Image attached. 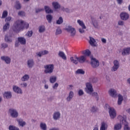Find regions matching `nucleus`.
I'll return each instance as SVG.
<instances>
[{"label": "nucleus", "instance_id": "obj_27", "mask_svg": "<svg viewBox=\"0 0 130 130\" xmlns=\"http://www.w3.org/2000/svg\"><path fill=\"white\" fill-rule=\"evenodd\" d=\"M58 56L60 57H61L62 59H64V60H67V56H66V54L64 53L62 51H59V53L58 54Z\"/></svg>", "mask_w": 130, "mask_h": 130}, {"label": "nucleus", "instance_id": "obj_11", "mask_svg": "<svg viewBox=\"0 0 130 130\" xmlns=\"http://www.w3.org/2000/svg\"><path fill=\"white\" fill-rule=\"evenodd\" d=\"M86 87L87 88V90H86V92L88 93V94H91L92 92H93V87H92V84L91 83L88 82L86 83Z\"/></svg>", "mask_w": 130, "mask_h": 130}, {"label": "nucleus", "instance_id": "obj_49", "mask_svg": "<svg viewBox=\"0 0 130 130\" xmlns=\"http://www.w3.org/2000/svg\"><path fill=\"white\" fill-rule=\"evenodd\" d=\"M8 46L9 45L7 43H4L1 44V48H3V49H6Z\"/></svg>", "mask_w": 130, "mask_h": 130}, {"label": "nucleus", "instance_id": "obj_55", "mask_svg": "<svg viewBox=\"0 0 130 130\" xmlns=\"http://www.w3.org/2000/svg\"><path fill=\"white\" fill-rule=\"evenodd\" d=\"M118 25L119 26H123L124 25V22L122 20H120L118 22Z\"/></svg>", "mask_w": 130, "mask_h": 130}, {"label": "nucleus", "instance_id": "obj_13", "mask_svg": "<svg viewBox=\"0 0 130 130\" xmlns=\"http://www.w3.org/2000/svg\"><path fill=\"white\" fill-rule=\"evenodd\" d=\"M27 68H28V69H32V68L34 67V64H35V63L34 62V60H33V59H30L27 60Z\"/></svg>", "mask_w": 130, "mask_h": 130}, {"label": "nucleus", "instance_id": "obj_12", "mask_svg": "<svg viewBox=\"0 0 130 130\" xmlns=\"http://www.w3.org/2000/svg\"><path fill=\"white\" fill-rule=\"evenodd\" d=\"M52 6L55 11H56V10H59V9H60V8H61L60 4L58 2H52Z\"/></svg>", "mask_w": 130, "mask_h": 130}, {"label": "nucleus", "instance_id": "obj_56", "mask_svg": "<svg viewBox=\"0 0 130 130\" xmlns=\"http://www.w3.org/2000/svg\"><path fill=\"white\" fill-rule=\"evenodd\" d=\"M27 35L28 36H29V37H31V36L33 35V31L32 30H31L30 31H28Z\"/></svg>", "mask_w": 130, "mask_h": 130}, {"label": "nucleus", "instance_id": "obj_33", "mask_svg": "<svg viewBox=\"0 0 130 130\" xmlns=\"http://www.w3.org/2000/svg\"><path fill=\"white\" fill-rule=\"evenodd\" d=\"M122 101H123V96L120 94L118 95V105H121V103H122Z\"/></svg>", "mask_w": 130, "mask_h": 130}, {"label": "nucleus", "instance_id": "obj_50", "mask_svg": "<svg viewBox=\"0 0 130 130\" xmlns=\"http://www.w3.org/2000/svg\"><path fill=\"white\" fill-rule=\"evenodd\" d=\"M106 126V123L104 122H102L101 128H100V130H105Z\"/></svg>", "mask_w": 130, "mask_h": 130}, {"label": "nucleus", "instance_id": "obj_45", "mask_svg": "<svg viewBox=\"0 0 130 130\" xmlns=\"http://www.w3.org/2000/svg\"><path fill=\"white\" fill-rule=\"evenodd\" d=\"M7 17H8V11L5 10L3 12L2 17L1 18L2 19H5V18H7Z\"/></svg>", "mask_w": 130, "mask_h": 130}, {"label": "nucleus", "instance_id": "obj_36", "mask_svg": "<svg viewBox=\"0 0 130 130\" xmlns=\"http://www.w3.org/2000/svg\"><path fill=\"white\" fill-rule=\"evenodd\" d=\"M40 127L42 130H47V126H46V124L45 123L41 122L40 123Z\"/></svg>", "mask_w": 130, "mask_h": 130}, {"label": "nucleus", "instance_id": "obj_3", "mask_svg": "<svg viewBox=\"0 0 130 130\" xmlns=\"http://www.w3.org/2000/svg\"><path fill=\"white\" fill-rule=\"evenodd\" d=\"M45 69V74H49V75L53 73V70H54V65L53 64H49L44 66Z\"/></svg>", "mask_w": 130, "mask_h": 130}, {"label": "nucleus", "instance_id": "obj_40", "mask_svg": "<svg viewBox=\"0 0 130 130\" xmlns=\"http://www.w3.org/2000/svg\"><path fill=\"white\" fill-rule=\"evenodd\" d=\"M29 80V75L25 74L21 78V81L22 82H26V81H28Z\"/></svg>", "mask_w": 130, "mask_h": 130}, {"label": "nucleus", "instance_id": "obj_35", "mask_svg": "<svg viewBox=\"0 0 130 130\" xmlns=\"http://www.w3.org/2000/svg\"><path fill=\"white\" fill-rule=\"evenodd\" d=\"M82 54H84V56H90L91 55V51L89 50V49H87L85 51H83L82 52Z\"/></svg>", "mask_w": 130, "mask_h": 130}, {"label": "nucleus", "instance_id": "obj_1", "mask_svg": "<svg viewBox=\"0 0 130 130\" xmlns=\"http://www.w3.org/2000/svg\"><path fill=\"white\" fill-rule=\"evenodd\" d=\"M23 24H24V21L18 20L13 24L12 26V30L15 33H19L21 30L24 29L23 27Z\"/></svg>", "mask_w": 130, "mask_h": 130}, {"label": "nucleus", "instance_id": "obj_57", "mask_svg": "<svg viewBox=\"0 0 130 130\" xmlns=\"http://www.w3.org/2000/svg\"><path fill=\"white\" fill-rule=\"evenodd\" d=\"M118 5H122L123 3V0H116Z\"/></svg>", "mask_w": 130, "mask_h": 130}, {"label": "nucleus", "instance_id": "obj_30", "mask_svg": "<svg viewBox=\"0 0 130 130\" xmlns=\"http://www.w3.org/2000/svg\"><path fill=\"white\" fill-rule=\"evenodd\" d=\"M90 110L92 113H96V112H98L99 109L98 107L93 106L90 108Z\"/></svg>", "mask_w": 130, "mask_h": 130}, {"label": "nucleus", "instance_id": "obj_63", "mask_svg": "<svg viewBox=\"0 0 130 130\" xmlns=\"http://www.w3.org/2000/svg\"><path fill=\"white\" fill-rule=\"evenodd\" d=\"M102 42H103V43H106V39H105V38H102Z\"/></svg>", "mask_w": 130, "mask_h": 130}, {"label": "nucleus", "instance_id": "obj_19", "mask_svg": "<svg viewBox=\"0 0 130 130\" xmlns=\"http://www.w3.org/2000/svg\"><path fill=\"white\" fill-rule=\"evenodd\" d=\"M86 56H80L79 58H77V61L80 63H84L85 61H86Z\"/></svg>", "mask_w": 130, "mask_h": 130}, {"label": "nucleus", "instance_id": "obj_26", "mask_svg": "<svg viewBox=\"0 0 130 130\" xmlns=\"http://www.w3.org/2000/svg\"><path fill=\"white\" fill-rule=\"evenodd\" d=\"M48 53H49V52L46 50H45L39 52V53L37 54V55H38L40 57H41L42 55H45L46 54H48Z\"/></svg>", "mask_w": 130, "mask_h": 130}, {"label": "nucleus", "instance_id": "obj_62", "mask_svg": "<svg viewBox=\"0 0 130 130\" xmlns=\"http://www.w3.org/2000/svg\"><path fill=\"white\" fill-rule=\"evenodd\" d=\"M58 87V83H56L53 86V89H56Z\"/></svg>", "mask_w": 130, "mask_h": 130}, {"label": "nucleus", "instance_id": "obj_22", "mask_svg": "<svg viewBox=\"0 0 130 130\" xmlns=\"http://www.w3.org/2000/svg\"><path fill=\"white\" fill-rule=\"evenodd\" d=\"M18 41H19L21 45H25V44H26V39L24 37L18 38Z\"/></svg>", "mask_w": 130, "mask_h": 130}, {"label": "nucleus", "instance_id": "obj_25", "mask_svg": "<svg viewBox=\"0 0 130 130\" xmlns=\"http://www.w3.org/2000/svg\"><path fill=\"white\" fill-rule=\"evenodd\" d=\"M73 97H74V92H73V91H71L69 92V96L66 99L67 102H70V101L73 99Z\"/></svg>", "mask_w": 130, "mask_h": 130}, {"label": "nucleus", "instance_id": "obj_6", "mask_svg": "<svg viewBox=\"0 0 130 130\" xmlns=\"http://www.w3.org/2000/svg\"><path fill=\"white\" fill-rule=\"evenodd\" d=\"M90 64L93 69H96L99 67V60H97L96 58L92 57L91 58Z\"/></svg>", "mask_w": 130, "mask_h": 130}, {"label": "nucleus", "instance_id": "obj_64", "mask_svg": "<svg viewBox=\"0 0 130 130\" xmlns=\"http://www.w3.org/2000/svg\"><path fill=\"white\" fill-rule=\"evenodd\" d=\"M64 12H66V13H70V9H69V8H66Z\"/></svg>", "mask_w": 130, "mask_h": 130}, {"label": "nucleus", "instance_id": "obj_60", "mask_svg": "<svg viewBox=\"0 0 130 130\" xmlns=\"http://www.w3.org/2000/svg\"><path fill=\"white\" fill-rule=\"evenodd\" d=\"M79 32H80L81 34H83V33H85V30L83 28H79Z\"/></svg>", "mask_w": 130, "mask_h": 130}, {"label": "nucleus", "instance_id": "obj_8", "mask_svg": "<svg viewBox=\"0 0 130 130\" xmlns=\"http://www.w3.org/2000/svg\"><path fill=\"white\" fill-rule=\"evenodd\" d=\"M120 17L122 21H127L129 19V14L126 12H121L120 14Z\"/></svg>", "mask_w": 130, "mask_h": 130}, {"label": "nucleus", "instance_id": "obj_18", "mask_svg": "<svg viewBox=\"0 0 130 130\" xmlns=\"http://www.w3.org/2000/svg\"><path fill=\"white\" fill-rule=\"evenodd\" d=\"M109 93L110 96H111V97H113L114 98H115V97L117 96V92H116V90L114 89H111L109 91Z\"/></svg>", "mask_w": 130, "mask_h": 130}, {"label": "nucleus", "instance_id": "obj_20", "mask_svg": "<svg viewBox=\"0 0 130 130\" xmlns=\"http://www.w3.org/2000/svg\"><path fill=\"white\" fill-rule=\"evenodd\" d=\"M44 10L46 14H53V10L50 9V7H49V6H45Z\"/></svg>", "mask_w": 130, "mask_h": 130}, {"label": "nucleus", "instance_id": "obj_51", "mask_svg": "<svg viewBox=\"0 0 130 130\" xmlns=\"http://www.w3.org/2000/svg\"><path fill=\"white\" fill-rule=\"evenodd\" d=\"M36 14H38L39 13H40L41 12H43L44 11V9H41V8H36Z\"/></svg>", "mask_w": 130, "mask_h": 130}, {"label": "nucleus", "instance_id": "obj_28", "mask_svg": "<svg viewBox=\"0 0 130 130\" xmlns=\"http://www.w3.org/2000/svg\"><path fill=\"white\" fill-rule=\"evenodd\" d=\"M14 7L16 10H21L22 9V5H21L19 1H16Z\"/></svg>", "mask_w": 130, "mask_h": 130}, {"label": "nucleus", "instance_id": "obj_46", "mask_svg": "<svg viewBox=\"0 0 130 130\" xmlns=\"http://www.w3.org/2000/svg\"><path fill=\"white\" fill-rule=\"evenodd\" d=\"M63 22V19L61 17H60L58 20L56 21V24H58V25H60V24H62Z\"/></svg>", "mask_w": 130, "mask_h": 130}, {"label": "nucleus", "instance_id": "obj_37", "mask_svg": "<svg viewBox=\"0 0 130 130\" xmlns=\"http://www.w3.org/2000/svg\"><path fill=\"white\" fill-rule=\"evenodd\" d=\"M39 32L40 33H43L45 32V26L44 25H41L39 27Z\"/></svg>", "mask_w": 130, "mask_h": 130}, {"label": "nucleus", "instance_id": "obj_47", "mask_svg": "<svg viewBox=\"0 0 130 130\" xmlns=\"http://www.w3.org/2000/svg\"><path fill=\"white\" fill-rule=\"evenodd\" d=\"M62 31L61 30V29H60V27H58L56 29V32H55V35H58L59 34H61Z\"/></svg>", "mask_w": 130, "mask_h": 130}, {"label": "nucleus", "instance_id": "obj_29", "mask_svg": "<svg viewBox=\"0 0 130 130\" xmlns=\"http://www.w3.org/2000/svg\"><path fill=\"white\" fill-rule=\"evenodd\" d=\"M56 80H57V77H56V76H50L49 79V82L50 83H51V84H54V83H55V82H56Z\"/></svg>", "mask_w": 130, "mask_h": 130}, {"label": "nucleus", "instance_id": "obj_7", "mask_svg": "<svg viewBox=\"0 0 130 130\" xmlns=\"http://www.w3.org/2000/svg\"><path fill=\"white\" fill-rule=\"evenodd\" d=\"M108 109L111 119H114V118L116 117V111H115V109L113 108H110V107L108 108Z\"/></svg>", "mask_w": 130, "mask_h": 130}, {"label": "nucleus", "instance_id": "obj_23", "mask_svg": "<svg viewBox=\"0 0 130 130\" xmlns=\"http://www.w3.org/2000/svg\"><path fill=\"white\" fill-rule=\"evenodd\" d=\"M91 22L92 23V25L94 26V28H98V22L93 17H91Z\"/></svg>", "mask_w": 130, "mask_h": 130}, {"label": "nucleus", "instance_id": "obj_2", "mask_svg": "<svg viewBox=\"0 0 130 130\" xmlns=\"http://www.w3.org/2000/svg\"><path fill=\"white\" fill-rule=\"evenodd\" d=\"M118 119L120 121V123H118L114 125V130H120L121 129V124H123L124 125V121H123V120H126L124 119V118H123L122 116L119 115L118 116Z\"/></svg>", "mask_w": 130, "mask_h": 130}, {"label": "nucleus", "instance_id": "obj_16", "mask_svg": "<svg viewBox=\"0 0 130 130\" xmlns=\"http://www.w3.org/2000/svg\"><path fill=\"white\" fill-rule=\"evenodd\" d=\"M13 90L15 93H17V94H23V91H22V89L18 86H13Z\"/></svg>", "mask_w": 130, "mask_h": 130}, {"label": "nucleus", "instance_id": "obj_5", "mask_svg": "<svg viewBox=\"0 0 130 130\" xmlns=\"http://www.w3.org/2000/svg\"><path fill=\"white\" fill-rule=\"evenodd\" d=\"M9 113L12 118H17V117L19 116V113H18V111L14 108L9 109Z\"/></svg>", "mask_w": 130, "mask_h": 130}, {"label": "nucleus", "instance_id": "obj_58", "mask_svg": "<svg viewBox=\"0 0 130 130\" xmlns=\"http://www.w3.org/2000/svg\"><path fill=\"white\" fill-rule=\"evenodd\" d=\"M19 45H20V42L19 41H16L15 44V47H18Z\"/></svg>", "mask_w": 130, "mask_h": 130}, {"label": "nucleus", "instance_id": "obj_21", "mask_svg": "<svg viewBox=\"0 0 130 130\" xmlns=\"http://www.w3.org/2000/svg\"><path fill=\"white\" fill-rule=\"evenodd\" d=\"M17 121L18 123L19 126L23 127L24 125H26V122L24 121L22 119H17Z\"/></svg>", "mask_w": 130, "mask_h": 130}, {"label": "nucleus", "instance_id": "obj_34", "mask_svg": "<svg viewBox=\"0 0 130 130\" xmlns=\"http://www.w3.org/2000/svg\"><path fill=\"white\" fill-rule=\"evenodd\" d=\"M46 19L47 20L48 23H51L52 22V19H53V17L52 15L50 14H48L46 16Z\"/></svg>", "mask_w": 130, "mask_h": 130}, {"label": "nucleus", "instance_id": "obj_44", "mask_svg": "<svg viewBox=\"0 0 130 130\" xmlns=\"http://www.w3.org/2000/svg\"><path fill=\"white\" fill-rule=\"evenodd\" d=\"M70 60L71 62H72L73 63H74V64H77L78 63V60L74 59V57H71Z\"/></svg>", "mask_w": 130, "mask_h": 130}, {"label": "nucleus", "instance_id": "obj_31", "mask_svg": "<svg viewBox=\"0 0 130 130\" xmlns=\"http://www.w3.org/2000/svg\"><path fill=\"white\" fill-rule=\"evenodd\" d=\"M129 53H130V47L124 49L123 52H122V54L123 55H126L127 54H129Z\"/></svg>", "mask_w": 130, "mask_h": 130}, {"label": "nucleus", "instance_id": "obj_24", "mask_svg": "<svg viewBox=\"0 0 130 130\" xmlns=\"http://www.w3.org/2000/svg\"><path fill=\"white\" fill-rule=\"evenodd\" d=\"M96 40L92 37H90V40L89 41V43L90 44L91 46H93L94 47H96Z\"/></svg>", "mask_w": 130, "mask_h": 130}, {"label": "nucleus", "instance_id": "obj_59", "mask_svg": "<svg viewBox=\"0 0 130 130\" xmlns=\"http://www.w3.org/2000/svg\"><path fill=\"white\" fill-rule=\"evenodd\" d=\"M20 85L23 88H26L27 87V83H21Z\"/></svg>", "mask_w": 130, "mask_h": 130}, {"label": "nucleus", "instance_id": "obj_48", "mask_svg": "<svg viewBox=\"0 0 130 130\" xmlns=\"http://www.w3.org/2000/svg\"><path fill=\"white\" fill-rule=\"evenodd\" d=\"M18 16H20V17H25L26 13L24 11H19L18 13Z\"/></svg>", "mask_w": 130, "mask_h": 130}, {"label": "nucleus", "instance_id": "obj_10", "mask_svg": "<svg viewBox=\"0 0 130 130\" xmlns=\"http://www.w3.org/2000/svg\"><path fill=\"white\" fill-rule=\"evenodd\" d=\"M1 60L5 61L7 64H10L11 63V58L8 56H2L1 57Z\"/></svg>", "mask_w": 130, "mask_h": 130}, {"label": "nucleus", "instance_id": "obj_52", "mask_svg": "<svg viewBox=\"0 0 130 130\" xmlns=\"http://www.w3.org/2000/svg\"><path fill=\"white\" fill-rule=\"evenodd\" d=\"M23 27H24V29H25V28L26 29H27V28H29V23H26V22L24 23V21H23Z\"/></svg>", "mask_w": 130, "mask_h": 130}, {"label": "nucleus", "instance_id": "obj_4", "mask_svg": "<svg viewBox=\"0 0 130 130\" xmlns=\"http://www.w3.org/2000/svg\"><path fill=\"white\" fill-rule=\"evenodd\" d=\"M66 31L68 32V33H70V36L72 38H74L75 36H76V29L72 26L69 25L66 28Z\"/></svg>", "mask_w": 130, "mask_h": 130}, {"label": "nucleus", "instance_id": "obj_61", "mask_svg": "<svg viewBox=\"0 0 130 130\" xmlns=\"http://www.w3.org/2000/svg\"><path fill=\"white\" fill-rule=\"evenodd\" d=\"M98 81L96 78H93L92 79V83H96V82Z\"/></svg>", "mask_w": 130, "mask_h": 130}, {"label": "nucleus", "instance_id": "obj_14", "mask_svg": "<svg viewBox=\"0 0 130 130\" xmlns=\"http://www.w3.org/2000/svg\"><path fill=\"white\" fill-rule=\"evenodd\" d=\"M60 119V112H55L53 114V119L54 120H59Z\"/></svg>", "mask_w": 130, "mask_h": 130}, {"label": "nucleus", "instance_id": "obj_54", "mask_svg": "<svg viewBox=\"0 0 130 130\" xmlns=\"http://www.w3.org/2000/svg\"><path fill=\"white\" fill-rule=\"evenodd\" d=\"M78 95L79 96H83L84 95V91L82 89H80L78 91Z\"/></svg>", "mask_w": 130, "mask_h": 130}, {"label": "nucleus", "instance_id": "obj_17", "mask_svg": "<svg viewBox=\"0 0 130 130\" xmlns=\"http://www.w3.org/2000/svg\"><path fill=\"white\" fill-rule=\"evenodd\" d=\"M12 35H6L5 38V42H7L8 43H12L13 42V39H12Z\"/></svg>", "mask_w": 130, "mask_h": 130}, {"label": "nucleus", "instance_id": "obj_43", "mask_svg": "<svg viewBox=\"0 0 130 130\" xmlns=\"http://www.w3.org/2000/svg\"><path fill=\"white\" fill-rule=\"evenodd\" d=\"M92 96L95 98L97 102L99 101V95H98V93L94 92L92 93Z\"/></svg>", "mask_w": 130, "mask_h": 130}, {"label": "nucleus", "instance_id": "obj_41", "mask_svg": "<svg viewBox=\"0 0 130 130\" xmlns=\"http://www.w3.org/2000/svg\"><path fill=\"white\" fill-rule=\"evenodd\" d=\"M77 22L78 24H79L80 26H82V29H86V26L85 25V24H84V22L83 21H81L80 20H78L77 21Z\"/></svg>", "mask_w": 130, "mask_h": 130}, {"label": "nucleus", "instance_id": "obj_9", "mask_svg": "<svg viewBox=\"0 0 130 130\" xmlns=\"http://www.w3.org/2000/svg\"><path fill=\"white\" fill-rule=\"evenodd\" d=\"M114 66L112 68V72H116L119 68V62L117 60H115L113 61Z\"/></svg>", "mask_w": 130, "mask_h": 130}, {"label": "nucleus", "instance_id": "obj_39", "mask_svg": "<svg viewBox=\"0 0 130 130\" xmlns=\"http://www.w3.org/2000/svg\"><path fill=\"white\" fill-rule=\"evenodd\" d=\"M76 74L77 75H85V72L84 70H83V69H78L76 71Z\"/></svg>", "mask_w": 130, "mask_h": 130}, {"label": "nucleus", "instance_id": "obj_42", "mask_svg": "<svg viewBox=\"0 0 130 130\" xmlns=\"http://www.w3.org/2000/svg\"><path fill=\"white\" fill-rule=\"evenodd\" d=\"M9 130H20V129L16 127V126H14L13 125H10L9 126Z\"/></svg>", "mask_w": 130, "mask_h": 130}, {"label": "nucleus", "instance_id": "obj_38", "mask_svg": "<svg viewBox=\"0 0 130 130\" xmlns=\"http://www.w3.org/2000/svg\"><path fill=\"white\" fill-rule=\"evenodd\" d=\"M124 121V130H130V128L128 126V123L126 122V120H123Z\"/></svg>", "mask_w": 130, "mask_h": 130}, {"label": "nucleus", "instance_id": "obj_32", "mask_svg": "<svg viewBox=\"0 0 130 130\" xmlns=\"http://www.w3.org/2000/svg\"><path fill=\"white\" fill-rule=\"evenodd\" d=\"M10 28V22H7L3 26V32H6L7 30H9Z\"/></svg>", "mask_w": 130, "mask_h": 130}, {"label": "nucleus", "instance_id": "obj_53", "mask_svg": "<svg viewBox=\"0 0 130 130\" xmlns=\"http://www.w3.org/2000/svg\"><path fill=\"white\" fill-rule=\"evenodd\" d=\"M11 20H12V17L9 16V17H6L5 19V22L6 23H9V22H11Z\"/></svg>", "mask_w": 130, "mask_h": 130}, {"label": "nucleus", "instance_id": "obj_15", "mask_svg": "<svg viewBox=\"0 0 130 130\" xmlns=\"http://www.w3.org/2000/svg\"><path fill=\"white\" fill-rule=\"evenodd\" d=\"M12 92L11 91H6L3 94L4 98L6 99H11L12 97Z\"/></svg>", "mask_w": 130, "mask_h": 130}]
</instances>
